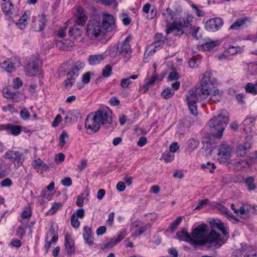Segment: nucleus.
<instances>
[{"instance_id":"nucleus-1","label":"nucleus","mask_w":257,"mask_h":257,"mask_svg":"<svg viewBox=\"0 0 257 257\" xmlns=\"http://www.w3.org/2000/svg\"><path fill=\"white\" fill-rule=\"evenodd\" d=\"M210 76L211 72L206 71L201 75L200 85L196 87L194 90H192L199 101H203L205 98H207L209 93L214 88H216L211 80Z\"/></svg>"},{"instance_id":"nucleus-2","label":"nucleus","mask_w":257,"mask_h":257,"mask_svg":"<svg viewBox=\"0 0 257 257\" xmlns=\"http://www.w3.org/2000/svg\"><path fill=\"white\" fill-rule=\"evenodd\" d=\"M195 239L190 236L187 242L194 246L208 244L210 247H213L215 248H218L221 246V242H223L220 236L216 233V230L213 228H212L208 232L205 239L199 240Z\"/></svg>"},{"instance_id":"nucleus-3","label":"nucleus","mask_w":257,"mask_h":257,"mask_svg":"<svg viewBox=\"0 0 257 257\" xmlns=\"http://www.w3.org/2000/svg\"><path fill=\"white\" fill-rule=\"evenodd\" d=\"M228 120V113L225 110H221L217 116L213 117L209 120V126L214 132H216V137L217 138L222 137L223 132Z\"/></svg>"},{"instance_id":"nucleus-4","label":"nucleus","mask_w":257,"mask_h":257,"mask_svg":"<svg viewBox=\"0 0 257 257\" xmlns=\"http://www.w3.org/2000/svg\"><path fill=\"white\" fill-rule=\"evenodd\" d=\"M101 22L96 20H89L86 26V34L90 39H97L103 42L106 41V34Z\"/></svg>"},{"instance_id":"nucleus-5","label":"nucleus","mask_w":257,"mask_h":257,"mask_svg":"<svg viewBox=\"0 0 257 257\" xmlns=\"http://www.w3.org/2000/svg\"><path fill=\"white\" fill-rule=\"evenodd\" d=\"M84 63L81 61H77L73 65L71 69L68 71L67 74V80H65V86L71 87L75 82L76 77L79 75V71L84 68Z\"/></svg>"},{"instance_id":"nucleus-6","label":"nucleus","mask_w":257,"mask_h":257,"mask_svg":"<svg viewBox=\"0 0 257 257\" xmlns=\"http://www.w3.org/2000/svg\"><path fill=\"white\" fill-rule=\"evenodd\" d=\"M4 157L5 159H9L12 161L15 168H18L22 165L24 161L25 160L23 154L19 151L10 150L7 151L4 155Z\"/></svg>"},{"instance_id":"nucleus-7","label":"nucleus","mask_w":257,"mask_h":257,"mask_svg":"<svg viewBox=\"0 0 257 257\" xmlns=\"http://www.w3.org/2000/svg\"><path fill=\"white\" fill-rule=\"evenodd\" d=\"M95 115L100 124H110L112 122V112L108 107L97 111Z\"/></svg>"},{"instance_id":"nucleus-8","label":"nucleus","mask_w":257,"mask_h":257,"mask_svg":"<svg viewBox=\"0 0 257 257\" xmlns=\"http://www.w3.org/2000/svg\"><path fill=\"white\" fill-rule=\"evenodd\" d=\"M100 125L95 114L91 113L88 115L85 119V125L86 128L88 131V133L97 132L99 130Z\"/></svg>"},{"instance_id":"nucleus-9","label":"nucleus","mask_w":257,"mask_h":257,"mask_svg":"<svg viewBox=\"0 0 257 257\" xmlns=\"http://www.w3.org/2000/svg\"><path fill=\"white\" fill-rule=\"evenodd\" d=\"M231 147L226 143H222L219 146L218 155L220 162L225 163L231 157L232 152Z\"/></svg>"},{"instance_id":"nucleus-10","label":"nucleus","mask_w":257,"mask_h":257,"mask_svg":"<svg viewBox=\"0 0 257 257\" xmlns=\"http://www.w3.org/2000/svg\"><path fill=\"white\" fill-rule=\"evenodd\" d=\"M209 227L207 225L202 223L192 230L191 236L193 238L198 239H204L208 234Z\"/></svg>"},{"instance_id":"nucleus-11","label":"nucleus","mask_w":257,"mask_h":257,"mask_svg":"<svg viewBox=\"0 0 257 257\" xmlns=\"http://www.w3.org/2000/svg\"><path fill=\"white\" fill-rule=\"evenodd\" d=\"M19 65V62L15 59H2L0 61V67L8 72L15 71Z\"/></svg>"},{"instance_id":"nucleus-12","label":"nucleus","mask_w":257,"mask_h":257,"mask_svg":"<svg viewBox=\"0 0 257 257\" xmlns=\"http://www.w3.org/2000/svg\"><path fill=\"white\" fill-rule=\"evenodd\" d=\"M223 20L220 18L210 19L205 24V27L207 31L214 32L220 29L223 26Z\"/></svg>"},{"instance_id":"nucleus-13","label":"nucleus","mask_w":257,"mask_h":257,"mask_svg":"<svg viewBox=\"0 0 257 257\" xmlns=\"http://www.w3.org/2000/svg\"><path fill=\"white\" fill-rule=\"evenodd\" d=\"M3 96L8 99H12L13 102H18L21 99L23 94L18 91H13L9 87H5L3 89Z\"/></svg>"},{"instance_id":"nucleus-14","label":"nucleus","mask_w":257,"mask_h":257,"mask_svg":"<svg viewBox=\"0 0 257 257\" xmlns=\"http://www.w3.org/2000/svg\"><path fill=\"white\" fill-rule=\"evenodd\" d=\"M102 22H101L102 27L106 34L108 32H111L115 28L114 20L112 16L106 14L102 16Z\"/></svg>"},{"instance_id":"nucleus-15","label":"nucleus","mask_w":257,"mask_h":257,"mask_svg":"<svg viewBox=\"0 0 257 257\" xmlns=\"http://www.w3.org/2000/svg\"><path fill=\"white\" fill-rule=\"evenodd\" d=\"M193 94L192 91H189L186 96V100L188 107L191 113L194 115H197L198 111L197 109L196 102L200 101L199 99Z\"/></svg>"},{"instance_id":"nucleus-16","label":"nucleus","mask_w":257,"mask_h":257,"mask_svg":"<svg viewBox=\"0 0 257 257\" xmlns=\"http://www.w3.org/2000/svg\"><path fill=\"white\" fill-rule=\"evenodd\" d=\"M119 49L120 54L122 55V57L125 61H127L131 57L133 50L131 47L129 43V38H126L122 42Z\"/></svg>"},{"instance_id":"nucleus-17","label":"nucleus","mask_w":257,"mask_h":257,"mask_svg":"<svg viewBox=\"0 0 257 257\" xmlns=\"http://www.w3.org/2000/svg\"><path fill=\"white\" fill-rule=\"evenodd\" d=\"M47 22L46 16L44 14L35 17L33 22V27L35 31L37 32L43 31L46 25Z\"/></svg>"},{"instance_id":"nucleus-18","label":"nucleus","mask_w":257,"mask_h":257,"mask_svg":"<svg viewBox=\"0 0 257 257\" xmlns=\"http://www.w3.org/2000/svg\"><path fill=\"white\" fill-rule=\"evenodd\" d=\"M214 225L217 229L220 231L222 234H220L216 231V233L220 236L221 239H223V242H221V245L225 243L227 238L225 237L229 234V228L228 226L221 222L220 220H218L217 222L214 224Z\"/></svg>"},{"instance_id":"nucleus-19","label":"nucleus","mask_w":257,"mask_h":257,"mask_svg":"<svg viewBox=\"0 0 257 257\" xmlns=\"http://www.w3.org/2000/svg\"><path fill=\"white\" fill-rule=\"evenodd\" d=\"M183 27H184L182 26L180 23H178L177 22L168 23L166 33L167 34L174 33L175 36H180L183 33Z\"/></svg>"},{"instance_id":"nucleus-20","label":"nucleus","mask_w":257,"mask_h":257,"mask_svg":"<svg viewBox=\"0 0 257 257\" xmlns=\"http://www.w3.org/2000/svg\"><path fill=\"white\" fill-rule=\"evenodd\" d=\"M4 131L8 134H11L15 136H17L20 134L22 131L21 126L15 125L12 123H7L2 124Z\"/></svg>"},{"instance_id":"nucleus-21","label":"nucleus","mask_w":257,"mask_h":257,"mask_svg":"<svg viewBox=\"0 0 257 257\" xmlns=\"http://www.w3.org/2000/svg\"><path fill=\"white\" fill-rule=\"evenodd\" d=\"M31 16V12L27 11L21 17L20 19L16 23L17 26L21 30H24L28 26Z\"/></svg>"},{"instance_id":"nucleus-22","label":"nucleus","mask_w":257,"mask_h":257,"mask_svg":"<svg viewBox=\"0 0 257 257\" xmlns=\"http://www.w3.org/2000/svg\"><path fill=\"white\" fill-rule=\"evenodd\" d=\"M75 16L76 17V23L79 26L84 25L88 19L85 10L80 7H78Z\"/></svg>"},{"instance_id":"nucleus-23","label":"nucleus","mask_w":257,"mask_h":257,"mask_svg":"<svg viewBox=\"0 0 257 257\" xmlns=\"http://www.w3.org/2000/svg\"><path fill=\"white\" fill-rule=\"evenodd\" d=\"M222 97V93L217 88H214L213 90L209 93L207 99V101L212 104L217 102H219Z\"/></svg>"},{"instance_id":"nucleus-24","label":"nucleus","mask_w":257,"mask_h":257,"mask_svg":"<svg viewBox=\"0 0 257 257\" xmlns=\"http://www.w3.org/2000/svg\"><path fill=\"white\" fill-rule=\"evenodd\" d=\"M64 29L60 28L56 32L55 42L56 47L62 50L64 48Z\"/></svg>"},{"instance_id":"nucleus-25","label":"nucleus","mask_w":257,"mask_h":257,"mask_svg":"<svg viewBox=\"0 0 257 257\" xmlns=\"http://www.w3.org/2000/svg\"><path fill=\"white\" fill-rule=\"evenodd\" d=\"M58 237L53 232L48 233L45 238V244L44 248L46 252H48L51 246L55 245L57 242Z\"/></svg>"},{"instance_id":"nucleus-26","label":"nucleus","mask_w":257,"mask_h":257,"mask_svg":"<svg viewBox=\"0 0 257 257\" xmlns=\"http://www.w3.org/2000/svg\"><path fill=\"white\" fill-rule=\"evenodd\" d=\"M65 251L68 256H72L75 253V248L74 246V242L70 236L65 235Z\"/></svg>"},{"instance_id":"nucleus-27","label":"nucleus","mask_w":257,"mask_h":257,"mask_svg":"<svg viewBox=\"0 0 257 257\" xmlns=\"http://www.w3.org/2000/svg\"><path fill=\"white\" fill-rule=\"evenodd\" d=\"M31 164L33 168L38 172L43 173L49 168L48 166L39 158L33 161Z\"/></svg>"},{"instance_id":"nucleus-28","label":"nucleus","mask_w":257,"mask_h":257,"mask_svg":"<svg viewBox=\"0 0 257 257\" xmlns=\"http://www.w3.org/2000/svg\"><path fill=\"white\" fill-rule=\"evenodd\" d=\"M126 232L124 230L120 231L116 236H114L111 240L104 244L105 248H111L122 240L125 236Z\"/></svg>"},{"instance_id":"nucleus-29","label":"nucleus","mask_w":257,"mask_h":257,"mask_svg":"<svg viewBox=\"0 0 257 257\" xmlns=\"http://www.w3.org/2000/svg\"><path fill=\"white\" fill-rule=\"evenodd\" d=\"M251 148V145L247 142L239 145L236 148V153L237 157H243L248 152Z\"/></svg>"},{"instance_id":"nucleus-30","label":"nucleus","mask_w":257,"mask_h":257,"mask_svg":"<svg viewBox=\"0 0 257 257\" xmlns=\"http://www.w3.org/2000/svg\"><path fill=\"white\" fill-rule=\"evenodd\" d=\"M143 12L148 14L147 17L150 19H154L157 14V9L154 5H151L149 3H146L143 7Z\"/></svg>"},{"instance_id":"nucleus-31","label":"nucleus","mask_w":257,"mask_h":257,"mask_svg":"<svg viewBox=\"0 0 257 257\" xmlns=\"http://www.w3.org/2000/svg\"><path fill=\"white\" fill-rule=\"evenodd\" d=\"M164 44V40H160L159 41H155L147 47V50L149 51L148 55H153L157 50H160L162 47H163Z\"/></svg>"},{"instance_id":"nucleus-32","label":"nucleus","mask_w":257,"mask_h":257,"mask_svg":"<svg viewBox=\"0 0 257 257\" xmlns=\"http://www.w3.org/2000/svg\"><path fill=\"white\" fill-rule=\"evenodd\" d=\"M250 22V19L245 16H242L238 19L232 24L230 29L232 30H238L241 26H244L247 23Z\"/></svg>"},{"instance_id":"nucleus-33","label":"nucleus","mask_w":257,"mask_h":257,"mask_svg":"<svg viewBox=\"0 0 257 257\" xmlns=\"http://www.w3.org/2000/svg\"><path fill=\"white\" fill-rule=\"evenodd\" d=\"M162 17L164 20L167 22H169L172 20H175L177 18L175 12H173L172 10L169 8H167L165 11L162 13Z\"/></svg>"},{"instance_id":"nucleus-34","label":"nucleus","mask_w":257,"mask_h":257,"mask_svg":"<svg viewBox=\"0 0 257 257\" xmlns=\"http://www.w3.org/2000/svg\"><path fill=\"white\" fill-rule=\"evenodd\" d=\"M199 141L197 139L192 138L188 140L187 141V147L186 148V151L189 153L192 152L195 149H196L199 145Z\"/></svg>"},{"instance_id":"nucleus-35","label":"nucleus","mask_w":257,"mask_h":257,"mask_svg":"<svg viewBox=\"0 0 257 257\" xmlns=\"http://www.w3.org/2000/svg\"><path fill=\"white\" fill-rule=\"evenodd\" d=\"M92 235L93 233L91 229L88 226H85L84 227L83 236L86 243L88 244H92L93 243Z\"/></svg>"},{"instance_id":"nucleus-36","label":"nucleus","mask_w":257,"mask_h":257,"mask_svg":"<svg viewBox=\"0 0 257 257\" xmlns=\"http://www.w3.org/2000/svg\"><path fill=\"white\" fill-rule=\"evenodd\" d=\"M78 112L77 110L69 111L65 116V123L71 124L77 121Z\"/></svg>"},{"instance_id":"nucleus-37","label":"nucleus","mask_w":257,"mask_h":257,"mask_svg":"<svg viewBox=\"0 0 257 257\" xmlns=\"http://www.w3.org/2000/svg\"><path fill=\"white\" fill-rule=\"evenodd\" d=\"M104 59L102 54H95L90 55L88 57L89 64L90 65H95L99 64Z\"/></svg>"},{"instance_id":"nucleus-38","label":"nucleus","mask_w":257,"mask_h":257,"mask_svg":"<svg viewBox=\"0 0 257 257\" xmlns=\"http://www.w3.org/2000/svg\"><path fill=\"white\" fill-rule=\"evenodd\" d=\"M40 67L37 64H29L26 68V73L29 76L36 75L38 74Z\"/></svg>"},{"instance_id":"nucleus-39","label":"nucleus","mask_w":257,"mask_h":257,"mask_svg":"<svg viewBox=\"0 0 257 257\" xmlns=\"http://www.w3.org/2000/svg\"><path fill=\"white\" fill-rule=\"evenodd\" d=\"M176 236L179 240L187 242L190 235L185 229H182V230L177 232Z\"/></svg>"},{"instance_id":"nucleus-40","label":"nucleus","mask_w":257,"mask_h":257,"mask_svg":"<svg viewBox=\"0 0 257 257\" xmlns=\"http://www.w3.org/2000/svg\"><path fill=\"white\" fill-rule=\"evenodd\" d=\"M163 77H159L158 76L153 75L148 80H146V83L145 84V88L146 90H148V86L150 85H152L155 83L157 81H160L162 80Z\"/></svg>"},{"instance_id":"nucleus-41","label":"nucleus","mask_w":257,"mask_h":257,"mask_svg":"<svg viewBox=\"0 0 257 257\" xmlns=\"http://www.w3.org/2000/svg\"><path fill=\"white\" fill-rule=\"evenodd\" d=\"M3 12L8 15L11 14L14 11V7L12 3L10 2L6 3L2 7Z\"/></svg>"},{"instance_id":"nucleus-42","label":"nucleus","mask_w":257,"mask_h":257,"mask_svg":"<svg viewBox=\"0 0 257 257\" xmlns=\"http://www.w3.org/2000/svg\"><path fill=\"white\" fill-rule=\"evenodd\" d=\"M218 44V41H210L207 42L202 45L203 49L205 51H211Z\"/></svg>"},{"instance_id":"nucleus-43","label":"nucleus","mask_w":257,"mask_h":257,"mask_svg":"<svg viewBox=\"0 0 257 257\" xmlns=\"http://www.w3.org/2000/svg\"><path fill=\"white\" fill-rule=\"evenodd\" d=\"M119 54V49L118 46L113 45L109 49L108 55L111 57L115 58Z\"/></svg>"},{"instance_id":"nucleus-44","label":"nucleus","mask_w":257,"mask_h":257,"mask_svg":"<svg viewBox=\"0 0 257 257\" xmlns=\"http://www.w3.org/2000/svg\"><path fill=\"white\" fill-rule=\"evenodd\" d=\"M174 91L170 87L165 89L162 92V96L165 99H168L171 97L174 94Z\"/></svg>"},{"instance_id":"nucleus-45","label":"nucleus","mask_w":257,"mask_h":257,"mask_svg":"<svg viewBox=\"0 0 257 257\" xmlns=\"http://www.w3.org/2000/svg\"><path fill=\"white\" fill-rule=\"evenodd\" d=\"M245 183L247 187L248 190L251 191L255 188V185L254 183V179L252 177L247 178L245 180Z\"/></svg>"},{"instance_id":"nucleus-46","label":"nucleus","mask_w":257,"mask_h":257,"mask_svg":"<svg viewBox=\"0 0 257 257\" xmlns=\"http://www.w3.org/2000/svg\"><path fill=\"white\" fill-rule=\"evenodd\" d=\"M201 168L205 170V171H208L210 173H213L214 172L216 166L214 163L208 162L206 164L202 165Z\"/></svg>"},{"instance_id":"nucleus-47","label":"nucleus","mask_w":257,"mask_h":257,"mask_svg":"<svg viewBox=\"0 0 257 257\" xmlns=\"http://www.w3.org/2000/svg\"><path fill=\"white\" fill-rule=\"evenodd\" d=\"M245 90L246 92L251 93L253 95L257 94V90L254 85L251 83H248L245 86Z\"/></svg>"},{"instance_id":"nucleus-48","label":"nucleus","mask_w":257,"mask_h":257,"mask_svg":"<svg viewBox=\"0 0 257 257\" xmlns=\"http://www.w3.org/2000/svg\"><path fill=\"white\" fill-rule=\"evenodd\" d=\"M182 220V217L179 216L171 223L170 227L171 232L175 231V230L177 228L178 225L181 222Z\"/></svg>"},{"instance_id":"nucleus-49","label":"nucleus","mask_w":257,"mask_h":257,"mask_svg":"<svg viewBox=\"0 0 257 257\" xmlns=\"http://www.w3.org/2000/svg\"><path fill=\"white\" fill-rule=\"evenodd\" d=\"M112 67L109 65H106L103 68L102 71V75L104 77H108L112 73Z\"/></svg>"},{"instance_id":"nucleus-50","label":"nucleus","mask_w":257,"mask_h":257,"mask_svg":"<svg viewBox=\"0 0 257 257\" xmlns=\"http://www.w3.org/2000/svg\"><path fill=\"white\" fill-rule=\"evenodd\" d=\"M243 257H257V252L255 250L252 249L250 247L247 246Z\"/></svg>"},{"instance_id":"nucleus-51","label":"nucleus","mask_w":257,"mask_h":257,"mask_svg":"<svg viewBox=\"0 0 257 257\" xmlns=\"http://www.w3.org/2000/svg\"><path fill=\"white\" fill-rule=\"evenodd\" d=\"M254 120L255 119L254 117H249L246 118L243 121V124L246 127H247L249 128H250L254 123Z\"/></svg>"},{"instance_id":"nucleus-52","label":"nucleus","mask_w":257,"mask_h":257,"mask_svg":"<svg viewBox=\"0 0 257 257\" xmlns=\"http://www.w3.org/2000/svg\"><path fill=\"white\" fill-rule=\"evenodd\" d=\"M63 207V204L61 203H55L49 210L48 213L50 214H53L57 212L58 210L61 209Z\"/></svg>"},{"instance_id":"nucleus-53","label":"nucleus","mask_w":257,"mask_h":257,"mask_svg":"<svg viewBox=\"0 0 257 257\" xmlns=\"http://www.w3.org/2000/svg\"><path fill=\"white\" fill-rule=\"evenodd\" d=\"M31 215L32 211L31 209L28 207H26L24 209L22 213L21 217L23 219H28Z\"/></svg>"},{"instance_id":"nucleus-54","label":"nucleus","mask_w":257,"mask_h":257,"mask_svg":"<svg viewBox=\"0 0 257 257\" xmlns=\"http://www.w3.org/2000/svg\"><path fill=\"white\" fill-rule=\"evenodd\" d=\"M241 48L239 47L229 46L225 51V53L229 55H233L240 50Z\"/></svg>"},{"instance_id":"nucleus-55","label":"nucleus","mask_w":257,"mask_h":257,"mask_svg":"<svg viewBox=\"0 0 257 257\" xmlns=\"http://www.w3.org/2000/svg\"><path fill=\"white\" fill-rule=\"evenodd\" d=\"M21 118L23 120H28L29 119L30 114L29 110L26 108L22 109L20 112Z\"/></svg>"},{"instance_id":"nucleus-56","label":"nucleus","mask_w":257,"mask_h":257,"mask_svg":"<svg viewBox=\"0 0 257 257\" xmlns=\"http://www.w3.org/2000/svg\"><path fill=\"white\" fill-rule=\"evenodd\" d=\"M193 18L192 16H188L183 20V22L180 21V23L181 24V26L184 27H188L191 25V24H190V22L192 21Z\"/></svg>"},{"instance_id":"nucleus-57","label":"nucleus","mask_w":257,"mask_h":257,"mask_svg":"<svg viewBox=\"0 0 257 257\" xmlns=\"http://www.w3.org/2000/svg\"><path fill=\"white\" fill-rule=\"evenodd\" d=\"M246 248H242V249H236L233 253L234 257H243Z\"/></svg>"},{"instance_id":"nucleus-58","label":"nucleus","mask_w":257,"mask_h":257,"mask_svg":"<svg viewBox=\"0 0 257 257\" xmlns=\"http://www.w3.org/2000/svg\"><path fill=\"white\" fill-rule=\"evenodd\" d=\"M71 223L72 226L75 228H78L80 226V222L78 221V218L73 215L71 217Z\"/></svg>"},{"instance_id":"nucleus-59","label":"nucleus","mask_w":257,"mask_h":257,"mask_svg":"<svg viewBox=\"0 0 257 257\" xmlns=\"http://www.w3.org/2000/svg\"><path fill=\"white\" fill-rule=\"evenodd\" d=\"M122 21L123 24L125 25H128L131 22V19L130 17L125 13H122L121 15Z\"/></svg>"},{"instance_id":"nucleus-60","label":"nucleus","mask_w":257,"mask_h":257,"mask_svg":"<svg viewBox=\"0 0 257 257\" xmlns=\"http://www.w3.org/2000/svg\"><path fill=\"white\" fill-rule=\"evenodd\" d=\"M132 82L131 81L130 78H126L121 79L120 81V86L123 88H126L128 87Z\"/></svg>"},{"instance_id":"nucleus-61","label":"nucleus","mask_w":257,"mask_h":257,"mask_svg":"<svg viewBox=\"0 0 257 257\" xmlns=\"http://www.w3.org/2000/svg\"><path fill=\"white\" fill-rule=\"evenodd\" d=\"M91 77V73L87 72L85 73L82 75V81L85 84H87L89 82Z\"/></svg>"},{"instance_id":"nucleus-62","label":"nucleus","mask_w":257,"mask_h":257,"mask_svg":"<svg viewBox=\"0 0 257 257\" xmlns=\"http://www.w3.org/2000/svg\"><path fill=\"white\" fill-rule=\"evenodd\" d=\"M84 210L83 209H78L72 215H74L77 218H83L84 216Z\"/></svg>"},{"instance_id":"nucleus-63","label":"nucleus","mask_w":257,"mask_h":257,"mask_svg":"<svg viewBox=\"0 0 257 257\" xmlns=\"http://www.w3.org/2000/svg\"><path fill=\"white\" fill-rule=\"evenodd\" d=\"M199 60L197 58H192L189 61V65L191 68H194L198 67Z\"/></svg>"},{"instance_id":"nucleus-64","label":"nucleus","mask_w":257,"mask_h":257,"mask_svg":"<svg viewBox=\"0 0 257 257\" xmlns=\"http://www.w3.org/2000/svg\"><path fill=\"white\" fill-rule=\"evenodd\" d=\"M248 158L249 159L251 164L257 163V151L252 153L248 156Z\"/></svg>"}]
</instances>
